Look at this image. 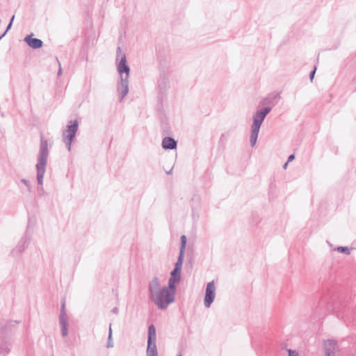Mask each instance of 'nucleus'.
I'll return each instance as SVG.
<instances>
[{"label": "nucleus", "instance_id": "obj_14", "mask_svg": "<svg viewBox=\"0 0 356 356\" xmlns=\"http://www.w3.org/2000/svg\"><path fill=\"white\" fill-rule=\"evenodd\" d=\"M330 309L331 305L327 302V300L323 298L318 301V305L316 306L314 312L315 314H318V317H320L321 314H326V313Z\"/></svg>", "mask_w": 356, "mask_h": 356}, {"label": "nucleus", "instance_id": "obj_9", "mask_svg": "<svg viewBox=\"0 0 356 356\" xmlns=\"http://www.w3.org/2000/svg\"><path fill=\"white\" fill-rule=\"evenodd\" d=\"M59 324L61 329V334L63 337H65L68 334V318L67 316L65 310V300L63 299L60 315H59Z\"/></svg>", "mask_w": 356, "mask_h": 356}, {"label": "nucleus", "instance_id": "obj_7", "mask_svg": "<svg viewBox=\"0 0 356 356\" xmlns=\"http://www.w3.org/2000/svg\"><path fill=\"white\" fill-rule=\"evenodd\" d=\"M156 341V329L154 324L148 327L146 356H159Z\"/></svg>", "mask_w": 356, "mask_h": 356}, {"label": "nucleus", "instance_id": "obj_30", "mask_svg": "<svg viewBox=\"0 0 356 356\" xmlns=\"http://www.w3.org/2000/svg\"><path fill=\"white\" fill-rule=\"evenodd\" d=\"M56 60L58 61V65H59V67H58V76H60L62 74V68H61V65L58 59V58H56Z\"/></svg>", "mask_w": 356, "mask_h": 356}, {"label": "nucleus", "instance_id": "obj_15", "mask_svg": "<svg viewBox=\"0 0 356 356\" xmlns=\"http://www.w3.org/2000/svg\"><path fill=\"white\" fill-rule=\"evenodd\" d=\"M162 148L165 150H173L177 147V141L171 136H165L161 143Z\"/></svg>", "mask_w": 356, "mask_h": 356}, {"label": "nucleus", "instance_id": "obj_2", "mask_svg": "<svg viewBox=\"0 0 356 356\" xmlns=\"http://www.w3.org/2000/svg\"><path fill=\"white\" fill-rule=\"evenodd\" d=\"M19 321L0 319V356L8 355L11 350V336L16 332Z\"/></svg>", "mask_w": 356, "mask_h": 356}, {"label": "nucleus", "instance_id": "obj_26", "mask_svg": "<svg viewBox=\"0 0 356 356\" xmlns=\"http://www.w3.org/2000/svg\"><path fill=\"white\" fill-rule=\"evenodd\" d=\"M183 263L176 261L175 264L174 270L181 272Z\"/></svg>", "mask_w": 356, "mask_h": 356}, {"label": "nucleus", "instance_id": "obj_11", "mask_svg": "<svg viewBox=\"0 0 356 356\" xmlns=\"http://www.w3.org/2000/svg\"><path fill=\"white\" fill-rule=\"evenodd\" d=\"M157 83L159 93L161 95L164 94L166 90L170 87L168 73L165 71L160 72Z\"/></svg>", "mask_w": 356, "mask_h": 356}, {"label": "nucleus", "instance_id": "obj_1", "mask_svg": "<svg viewBox=\"0 0 356 356\" xmlns=\"http://www.w3.org/2000/svg\"><path fill=\"white\" fill-rule=\"evenodd\" d=\"M117 70L120 80L117 85V91L120 94V102H122L129 92V77L130 67L129 66L125 54L118 47L116 54Z\"/></svg>", "mask_w": 356, "mask_h": 356}, {"label": "nucleus", "instance_id": "obj_18", "mask_svg": "<svg viewBox=\"0 0 356 356\" xmlns=\"http://www.w3.org/2000/svg\"><path fill=\"white\" fill-rule=\"evenodd\" d=\"M177 284V282L168 280V286H163V289H165L168 291V292H170V294L173 295V296L175 297Z\"/></svg>", "mask_w": 356, "mask_h": 356}, {"label": "nucleus", "instance_id": "obj_6", "mask_svg": "<svg viewBox=\"0 0 356 356\" xmlns=\"http://www.w3.org/2000/svg\"><path fill=\"white\" fill-rule=\"evenodd\" d=\"M78 129L79 122L77 120H74L68 122L67 129L63 131V142L65 143L69 151L71 150L72 144L75 139Z\"/></svg>", "mask_w": 356, "mask_h": 356}, {"label": "nucleus", "instance_id": "obj_23", "mask_svg": "<svg viewBox=\"0 0 356 356\" xmlns=\"http://www.w3.org/2000/svg\"><path fill=\"white\" fill-rule=\"evenodd\" d=\"M162 131L163 134L167 135H170L171 134L170 129L167 122H162Z\"/></svg>", "mask_w": 356, "mask_h": 356}, {"label": "nucleus", "instance_id": "obj_4", "mask_svg": "<svg viewBox=\"0 0 356 356\" xmlns=\"http://www.w3.org/2000/svg\"><path fill=\"white\" fill-rule=\"evenodd\" d=\"M271 106H265L257 110L253 115L250 137V142L252 147H254L256 145L261 126L266 115L271 111Z\"/></svg>", "mask_w": 356, "mask_h": 356}, {"label": "nucleus", "instance_id": "obj_13", "mask_svg": "<svg viewBox=\"0 0 356 356\" xmlns=\"http://www.w3.org/2000/svg\"><path fill=\"white\" fill-rule=\"evenodd\" d=\"M337 342L334 339H327L323 343L325 356H335Z\"/></svg>", "mask_w": 356, "mask_h": 356}, {"label": "nucleus", "instance_id": "obj_34", "mask_svg": "<svg viewBox=\"0 0 356 356\" xmlns=\"http://www.w3.org/2000/svg\"><path fill=\"white\" fill-rule=\"evenodd\" d=\"M14 19H15V15H13L10 19V21H12V24L13 23Z\"/></svg>", "mask_w": 356, "mask_h": 356}, {"label": "nucleus", "instance_id": "obj_12", "mask_svg": "<svg viewBox=\"0 0 356 356\" xmlns=\"http://www.w3.org/2000/svg\"><path fill=\"white\" fill-rule=\"evenodd\" d=\"M33 36L34 34L33 33L26 35L24 38V41L33 49H38L42 47V40L39 38H34Z\"/></svg>", "mask_w": 356, "mask_h": 356}, {"label": "nucleus", "instance_id": "obj_37", "mask_svg": "<svg viewBox=\"0 0 356 356\" xmlns=\"http://www.w3.org/2000/svg\"><path fill=\"white\" fill-rule=\"evenodd\" d=\"M177 356H182L181 353H179Z\"/></svg>", "mask_w": 356, "mask_h": 356}, {"label": "nucleus", "instance_id": "obj_33", "mask_svg": "<svg viewBox=\"0 0 356 356\" xmlns=\"http://www.w3.org/2000/svg\"><path fill=\"white\" fill-rule=\"evenodd\" d=\"M172 172V168H171L169 171L166 172L167 175H170Z\"/></svg>", "mask_w": 356, "mask_h": 356}, {"label": "nucleus", "instance_id": "obj_24", "mask_svg": "<svg viewBox=\"0 0 356 356\" xmlns=\"http://www.w3.org/2000/svg\"><path fill=\"white\" fill-rule=\"evenodd\" d=\"M20 182L25 185L28 192H29V193L31 192V191H32V186L30 184V181L29 180H27L26 179H22L20 180Z\"/></svg>", "mask_w": 356, "mask_h": 356}, {"label": "nucleus", "instance_id": "obj_19", "mask_svg": "<svg viewBox=\"0 0 356 356\" xmlns=\"http://www.w3.org/2000/svg\"><path fill=\"white\" fill-rule=\"evenodd\" d=\"M169 280L179 283L181 280V272L174 270H171Z\"/></svg>", "mask_w": 356, "mask_h": 356}, {"label": "nucleus", "instance_id": "obj_21", "mask_svg": "<svg viewBox=\"0 0 356 356\" xmlns=\"http://www.w3.org/2000/svg\"><path fill=\"white\" fill-rule=\"evenodd\" d=\"M106 347L107 348H113V347L111 324L110 325V327H109Z\"/></svg>", "mask_w": 356, "mask_h": 356}, {"label": "nucleus", "instance_id": "obj_25", "mask_svg": "<svg viewBox=\"0 0 356 356\" xmlns=\"http://www.w3.org/2000/svg\"><path fill=\"white\" fill-rule=\"evenodd\" d=\"M184 255H185V250H179V255L177 259V262H184Z\"/></svg>", "mask_w": 356, "mask_h": 356}, {"label": "nucleus", "instance_id": "obj_5", "mask_svg": "<svg viewBox=\"0 0 356 356\" xmlns=\"http://www.w3.org/2000/svg\"><path fill=\"white\" fill-rule=\"evenodd\" d=\"M150 300L154 302L159 309L164 310L175 301V297L168 292L165 289L161 288Z\"/></svg>", "mask_w": 356, "mask_h": 356}, {"label": "nucleus", "instance_id": "obj_36", "mask_svg": "<svg viewBox=\"0 0 356 356\" xmlns=\"http://www.w3.org/2000/svg\"><path fill=\"white\" fill-rule=\"evenodd\" d=\"M5 36L3 33L0 35V40Z\"/></svg>", "mask_w": 356, "mask_h": 356}, {"label": "nucleus", "instance_id": "obj_29", "mask_svg": "<svg viewBox=\"0 0 356 356\" xmlns=\"http://www.w3.org/2000/svg\"><path fill=\"white\" fill-rule=\"evenodd\" d=\"M12 25H13L12 21H10L8 24L7 25V27H6L5 31L3 33L5 35L7 34L8 31L11 29Z\"/></svg>", "mask_w": 356, "mask_h": 356}, {"label": "nucleus", "instance_id": "obj_28", "mask_svg": "<svg viewBox=\"0 0 356 356\" xmlns=\"http://www.w3.org/2000/svg\"><path fill=\"white\" fill-rule=\"evenodd\" d=\"M316 67L315 66L314 70H312L310 73H309V79L311 81L313 80L314 77V74L316 73Z\"/></svg>", "mask_w": 356, "mask_h": 356}, {"label": "nucleus", "instance_id": "obj_35", "mask_svg": "<svg viewBox=\"0 0 356 356\" xmlns=\"http://www.w3.org/2000/svg\"><path fill=\"white\" fill-rule=\"evenodd\" d=\"M288 163H287V161H286V162L284 164L283 168H284V169L286 168V166H287Z\"/></svg>", "mask_w": 356, "mask_h": 356}, {"label": "nucleus", "instance_id": "obj_16", "mask_svg": "<svg viewBox=\"0 0 356 356\" xmlns=\"http://www.w3.org/2000/svg\"><path fill=\"white\" fill-rule=\"evenodd\" d=\"M160 282L159 278L155 277H154L148 284V291L149 293V299H151L153 296L156 294L157 291H159L161 289Z\"/></svg>", "mask_w": 356, "mask_h": 356}, {"label": "nucleus", "instance_id": "obj_8", "mask_svg": "<svg viewBox=\"0 0 356 356\" xmlns=\"http://www.w3.org/2000/svg\"><path fill=\"white\" fill-rule=\"evenodd\" d=\"M31 241V236L28 234L27 231L24 236L21 238L15 248H14L10 252L11 256L14 257H19L28 247Z\"/></svg>", "mask_w": 356, "mask_h": 356}, {"label": "nucleus", "instance_id": "obj_10", "mask_svg": "<svg viewBox=\"0 0 356 356\" xmlns=\"http://www.w3.org/2000/svg\"><path fill=\"white\" fill-rule=\"evenodd\" d=\"M216 287L214 281L207 283L204 298V305L206 308H209L215 300Z\"/></svg>", "mask_w": 356, "mask_h": 356}, {"label": "nucleus", "instance_id": "obj_17", "mask_svg": "<svg viewBox=\"0 0 356 356\" xmlns=\"http://www.w3.org/2000/svg\"><path fill=\"white\" fill-rule=\"evenodd\" d=\"M280 99V93H271L265 97L262 101L263 105H268L267 106H274L277 104V101Z\"/></svg>", "mask_w": 356, "mask_h": 356}, {"label": "nucleus", "instance_id": "obj_22", "mask_svg": "<svg viewBox=\"0 0 356 356\" xmlns=\"http://www.w3.org/2000/svg\"><path fill=\"white\" fill-rule=\"evenodd\" d=\"M186 243H187V238L185 235H181L180 237V247L179 250H186Z\"/></svg>", "mask_w": 356, "mask_h": 356}, {"label": "nucleus", "instance_id": "obj_3", "mask_svg": "<svg viewBox=\"0 0 356 356\" xmlns=\"http://www.w3.org/2000/svg\"><path fill=\"white\" fill-rule=\"evenodd\" d=\"M49 155L48 142L44 139L42 134L40 135V150L38 154V161L36 163L37 181L38 185L42 186L44 175L46 171L47 164V158Z\"/></svg>", "mask_w": 356, "mask_h": 356}, {"label": "nucleus", "instance_id": "obj_31", "mask_svg": "<svg viewBox=\"0 0 356 356\" xmlns=\"http://www.w3.org/2000/svg\"><path fill=\"white\" fill-rule=\"evenodd\" d=\"M295 159V155L293 154H290L287 159V163L291 162Z\"/></svg>", "mask_w": 356, "mask_h": 356}, {"label": "nucleus", "instance_id": "obj_27", "mask_svg": "<svg viewBox=\"0 0 356 356\" xmlns=\"http://www.w3.org/2000/svg\"><path fill=\"white\" fill-rule=\"evenodd\" d=\"M289 356H298V353L296 350L289 349L288 350Z\"/></svg>", "mask_w": 356, "mask_h": 356}, {"label": "nucleus", "instance_id": "obj_32", "mask_svg": "<svg viewBox=\"0 0 356 356\" xmlns=\"http://www.w3.org/2000/svg\"><path fill=\"white\" fill-rule=\"evenodd\" d=\"M112 312L114 313V314H118V307H114L113 309H112Z\"/></svg>", "mask_w": 356, "mask_h": 356}, {"label": "nucleus", "instance_id": "obj_20", "mask_svg": "<svg viewBox=\"0 0 356 356\" xmlns=\"http://www.w3.org/2000/svg\"><path fill=\"white\" fill-rule=\"evenodd\" d=\"M334 250H337V252L346 255L350 254V248H349L347 246H338L337 248L334 249Z\"/></svg>", "mask_w": 356, "mask_h": 356}]
</instances>
